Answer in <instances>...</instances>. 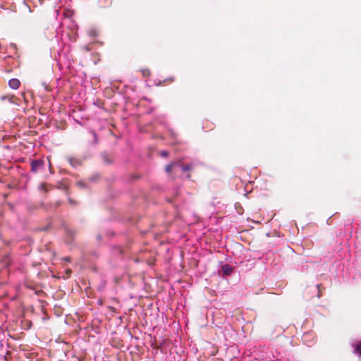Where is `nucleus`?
Segmentation results:
<instances>
[{"label":"nucleus","mask_w":361,"mask_h":361,"mask_svg":"<svg viewBox=\"0 0 361 361\" xmlns=\"http://www.w3.org/2000/svg\"><path fill=\"white\" fill-rule=\"evenodd\" d=\"M92 35H95V31H92Z\"/></svg>","instance_id":"nucleus-20"},{"label":"nucleus","mask_w":361,"mask_h":361,"mask_svg":"<svg viewBox=\"0 0 361 361\" xmlns=\"http://www.w3.org/2000/svg\"><path fill=\"white\" fill-rule=\"evenodd\" d=\"M4 263H5L6 266L8 267L10 264V260H8V259L6 260Z\"/></svg>","instance_id":"nucleus-16"},{"label":"nucleus","mask_w":361,"mask_h":361,"mask_svg":"<svg viewBox=\"0 0 361 361\" xmlns=\"http://www.w3.org/2000/svg\"><path fill=\"white\" fill-rule=\"evenodd\" d=\"M142 74L144 77L147 78L150 75L151 73L148 68H143L141 70Z\"/></svg>","instance_id":"nucleus-8"},{"label":"nucleus","mask_w":361,"mask_h":361,"mask_svg":"<svg viewBox=\"0 0 361 361\" xmlns=\"http://www.w3.org/2000/svg\"><path fill=\"white\" fill-rule=\"evenodd\" d=\"M192 168V165L191 164H188L181 166V169L184 172L191 170Z\"/></svg>","instance_id":"nucleus-7"},{"label":"nucleus","mask_w":361,"mask_h":361,"mask_svg":"<svg viewBox=\"0 0 361 361\" xmlns=\"http://www.w3.org/2000/svg\"><path fill=\"white\" fill-rule=\"evenodd\" d=\"M317 288H318V293H320V291H321V290H320L321 285H320V284H318V285L317 286ZM320 296H321V295H320V293H319V294H318V297H320Z\"/></svg>","instance_id":"nucleus-14"},{"label":"nucleus","mask_w":361,"mask_h":361,"mask_svg":"<svg viewBox=\"0 0 361 361\" xmlns=\"http://www.w3.org/2000/svg\"><path fill=\"white\" fill-rule=\"evenodd\" d=\"M68 161H69V163L74 167L77 166L78 165H80V161L76 159V158H73V157H70L68 159Z\"/></svg>","instance_id":"nucleus-4"},{"label":"nucleus","mask_w":361,"mask_h":361,"mask_svg":"<svg viewBox=\"0 0 361 361\" xmlns=\"http://www.w3.org/2000/svg\"><path fill=\"white\" fill-rule=\"evenodd\" d=\"M71 272H72L71 269H68L66 270V274L67 276H70L71 274Z\"/></svg>","instance_id":"nucleus-12"},{"label":"nucleus","mask_w":361,"mask_h":361,"mask_svg":"<svg viewBox=\"0 0 361 361\" xmlns=\"http://www.w3.org/2000/svg\"><path fill=\"white\" fill-rule=\"evenodd\" d=\"M161 154L162 157H166L169 155V152H166V151H162L161 152Z\"/></svg>","instance_id":"nucleus-11"},{"label":"nucleus","mask_w":361,"mask_h":361,"mask_svg":"<svg viewBox=\"0 0 361 361\" xmlns=\"http://www.w3.org/2000/svg\"><path fill=\"white\" fill-rule=\"evenodd\" d=\"M44 161L42 159L35 160L31 163V171L34 173L37 172L44 166Z\"/></svg>","instance_id":"nucleus-1"},{"label":"nucleus","mask_w":361,"mask_h":361,"mask_svg":"<svg viewBox=\"0 0 361 361\" xmlns=\"http://www.w3.org/2000/svg\"><path fill=\"white\" fill-rule=\"evenodd\" d=\"M63 260L69 262H71V258L69 257H66L63 258Z\"/></svg>","instance_id":"nucleus-15"},{"label":"nucleus","mask_w":361,"mask_h":361,"mask_svg":"<svg viewBox=\"0 0 361 361\" xmlns=\"http://www.w3.org/2000/svg\"><path fill=\"white\" fill-rule=\"evenodd\" d=\"M40 188L44 191H47L46 185L44 183L41 184Z\"/></svg>","instance_id":"nucleus-13"},{"label":"nucleus","mask_w":361,"mask_h":361,"mask_svg":"<svg viewBox=\"0 0 361 361\" xmlns=\"http://www.w3.org/2000/svg\"><path fill=\"white\" fill-rule=\"evenodd\" d=\"M20 82L19 81V80H18L16 78L11 79L8 81L9 87L13 90L18 89L20 86Z\"/></svg>","instance_id":"nucleus-2"},{"label":"nucleus","mask_w":361,"mask_h":361,"mask_svg":"<svg viewBox=\"0 0 361 361\" xmlns=\"http://www.w3.org/2000/svg\"><path fill=\"white\" fill-rule=\"evenodd\" d=\"M69 202L72 204H75L74 201L72 199H69Z\"/></svg>","instance_id":"nucleus-18"},{"label":"nucleus","mask_w":361,"mask_h":361,"mask_svg":"<svg viewBox=\"0 0 361 361\" xmlns=\"http://www.w3.org/2000/svg\"><path fill=\"white\" fill-rule=\"evenodd\" d=\"M179 164L178 163H171L169 164H168L166 167H165V171L167 172V173H170L173 168L175 166H178Z\"/></svg>","instance_id":"nucleus-6"},{"label":"nucleus","mask_w":361,"mask_h":361,"mask_svg":"<svg viewBox=\"0 0 361 361\" xmlns=\"http://www.w3.org/2000/svg\"><path fill=\"white\" fill-rule=\"evenodd\" d=\"M92 134L93 139H94L93 142H94V144H97L98 142L97 135L94 131L92 132Z\"/></svg>","instance_id":"nucleus-9"},{"label":"nucleus","mask_w":361,"mask_h":361,"mask_svg":"<svg viewBox=\"0 0 361 361\" xmlns=\"http://www.w3.org/2000/svg\"><path fill=\"white\" fill-rule=\"evenodd\" d=\"M109 309L111 310V311H115V308L112 307H109Z\"/></svg>","instance_id":"nucleus-19"},{"label":"nucleus","mask_w":361,"mask_h":361,"mask_svg":"<svg viewBox=\"0 0 361 361\" xmlns=\"http://www.w3.org/2000/svg\"><path fill=\"white\" fill-rule=\"evenodd\" d=\"M222 269L226 275H230L233 272V268L228 264L223 266Z\"/></svg>","instance_id":"nucleus-3"},{"label":"nucleus","mask_w":361,"mask_h":361,"mask_svg":"<svg viewBox=\"0 0 361 361\" xmlns=\"http://www.w3.org/2000/svg\"><path fill=\"white\" fill-rule=\"evenodd\" d=\"M10 355H11V353H8V352H7V353H6V355L4 356V360H4V361H9V360H10Z\"/></svg>","instance_id":"nucleus-10"},{"label":"nucleus","mask_w":361,"mask_h":361,"mask_svg":"<svg viewBox=\"0 0 361 361\" xmlns=\"http://www.w3.org/2000/svg\"><path fill=\"white\" fill-rule=\"evenodd\" d=\"M354 350L355 353H357L361 356V342H358L353 345Z\"/></svg>","instance_id":"nucleus-5"},{"label":"nucleus","mask_w":361,"mask_h":361,"mask_svg":"<svg viewBox=\"0 0 361 361\" xmlns=\"http://www.w3.org/2000/svg\"><path fill=\"white\" fill-rule=\"evenodd\" d=\"M77 184H78V185H79L80 187H83V183H82L79 182V183H78Z\"/></svg>","instance_id":"nucleus-17"}]
</instances>
